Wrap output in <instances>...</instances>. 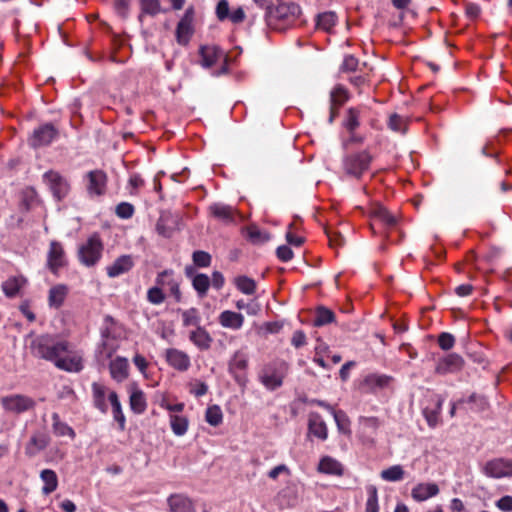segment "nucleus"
Wrapping results in <instances>:
<instances>
[{
	"label": "nucleus",
	"mask_w": 512,
	"mask_h": 512,
	"mask_svg": "<svg viewBox=\"0 0 512 512\" xmlns=\"http://www.w3.org/2000/svg\"><path fill=\"white\" fill-rule=\"evenodd\" d=\"M31 341L29 349L34 357L54 362V360L62 354L69 352V344L67 341L57 340L49 334L29 335Z\"/></svg>",
	"instance_id": "1"
},
{
	"label": "nucleus",
	"mask_w": 512,
	"mask_h": 512,
	"mask_svg": "<svg viewBox=\"0 0 512 512\" xmlns=\"http://www.w3.org/2000/svg\"><path fill=\"white\" fill-rule=\"evenodd\" d=\"M302 11L294 2H279L266 12L267 25L274 30H285L292 26L300 17Z\"/></svg>",
	"instance_id": "2"
},
{
	"label": "nucleus",
	"mask_w": 512,
	"mask_h": 512,
	"mask_svg": "<svg viewBox=\"0 0 512 512\" xmlns=\"http://www.w3.org/2000/svg\"><path fill=\"white\" fill-rule=\"evenodd\" d=\"M374 157L368 149L343 156L342 169L346 176L360 179L370 169Z\"/></svg>",
	"instance_id": "3"
},
{
	"label": "nucleus",
	"mask_w": 512,
	"mask_h": 512,
	"mask_svg": "<svg viewBox=\"0 0 512 512\" xmlns=\"http://www.w3.org/2000/svg\"><path fill=\"white\" fill-rule=\"evenodd\" d=\"M287 372V364L283 361L265 365L259 373V381L268 390H275L283 384Z\"/></svg>",
	"instance_id": "4"
},
{
	"label": "nucleus",
	"mask_w": 512,
	"mask_h": 512,
	"mask_svg": "<svg viewBox=\"0 0 512 512\" xmlns=\"http://www.w3.org/2000/svg\"><path fill=\"white\" fill-rule=\"evenodd\" d=\"M103 244L97 234L90 236L87 241L78 249L79 261L87 266H94L101 258Z\"/></svg>",
	"instance_id": "5"
},
{
	"label": "nucleus",
	"mask_w": 512,
	"mask_h": 512,
	"mask_svg": "<svg viewBox=\"0 0 512 512\" xmlns=\"http://www.w3.org/2000/svg\"><path fill=\"white\" fill-rule=\"evenodd\" d=\"M0 404L5 412L16 415L31 411L36 406L35 400L24 394L2 396Z\"/></svg>",
	"instance_id": "6"
},
{
	"label": "nucleus",
	"mask_w": 512,
	"mask_h": 512,
	"mask_svg": "<svg viewBox=\"0 0 512 512\" xmlns=\"http://www.w3.org/2000/svg\"><path fill=\"white\" fill-rule=\"evenodd\" d=\"M43 180L57 200L60 201L68 195L70 185L59 172L53 170L47 171L43 175Z\"/></svg>",
	"instance_id": "7"
},
{
	"label": "nucleus",
	"mask_w": 512,
	"mask_h": 512,
	"mask_svg": "<svg viewBox=\"0 0 512 512\" xmlns=\"http://www.w3.org/2000/svg\"><path fill=\"white\" fill-rule=\"evenodd\" d=\"M87 184L86 190L89 196H102L106 192L107 175L103 170L95 169L85 175Z\"/></svg>",
	"instance_id": "8"
},
{
	"label": "nucleus",
	"mask_w": 512,
	"mask_h": 512,
	"mask_svg": "<svg viewBox=\"0 0 512 512\" xmlns=\"http://www.w3.org/2000/svg\"><path fill=\"white\" fill-rule=\"evenodd\" d=\"M57 136L58 130L51 123H46L33 131L29 138V145L33 148L47 146Z\"/></svg>",
	"instance_id": "9"
},
{
	"label": "nucleus",
	"mask_w": 512,
	"mask_h": 512,
	"mask_svg": "<svg viewBox=\"0 0 512 512\" xmlns=\"http://www.w3.org/2000/svg\"><path fill=\"white\" fill-rule=\"evenodd\" d=\"M463 366V358L456 353H450L437 360L435 373L438 375L453 374L459 372Z\"/></svg>",
	"instance_id": "10"
},
{
	"label": "nucleus",
	"mask_w": 512,
	"mask_h": 512,
	"mask_svg": "<svg viewBox=\"0 0 512 512\" xmlns=\"http://www.w3.org/2000/svg\"><path fill=\"white\" fill-rule=\"evenodd\" d=\"M66 265V257L63 245L53 240L50 242L47 252V267L53 273L57 274L60 268Z\"/></svg>",
	"instance_id": "11"
},
{
	"label": "nucleus",
	"mask_w": 512,
	"mask_h": 512,
	"mask_svg": "<svg viewBox=\"0 0 512 512\" xmlns=\"http://www.w3.org/2000/svg\"><path fill=\"white\" fill-rule=\"evenodd\" d=\"M483 472L492 478H502L512 476V460L504 458H496L488 461Z\"/></svg>",
	"instance_id": "12"
},
{
	"label": "nucleus",
	"mask_w": 512,
	"mask_h": 512,
	"mask_svg": "<svg viewBox=\"0 0 512 512\" xmlns=\"http://www.w3.org/2000/svg\"><path fill=\"white\" fill-rule=\"evenodd\" d=\"M248 366V358L245 353L237 351L229 362V372L234 376L236 382L242 386L246 385L247 378L242 373Z\"/></svg>",
	"instance_id": "13"
},
{
	"label": "nucleus",
	"mask_w": 512,
	"mask_h": 512,
	"mask_svg": "<svg viewBox=\"0 0 512 512\" xmlns=\"http://www.w3.org/2000/svg\"><path fill=\"white\" fill-rule=\"evenodd\" d=\"M194 11L193 8H188L176 28V38L179 44L185 45L189 42L193 34Z\"/></svg>",
	"instance_id": "14"
},
{
	"label": "nucleus",
	"mask_w": 512,
	"mask_h": 512,
	"mask_svg": "<svg viewBox=\"0 0 512 512\" xmlns=\"http://www.w3.org/2000/svg\"><path fill=\"white\" fill-rule=\"evenodd\" d=\"M165 359L172 368L180 372L187 371L191 366L189 355L176 348L167 349L165 351Z\"/></svg>",
	"instance_id": "15"
},
{
	"label": "nucleus",
	"mask_w": 512,
	"mask_h": 512,
	"mask_svg": "<svg viewBox=\"0 0 512 512\" xmlns=\"http://www.w3.org/2000/svg\"><path fill=\"white\" fill-rule=\"evenodd\" d=\"M177 224L178 216L172 214L171 212L164 211L160 214L156 222L155 230L158 235L164 238H169L177 229Z\"/></svg>",
	"instance_id": "16"
},
{
	"label": "nucleus",
	"mask_w": 512,
	"mask_h": 512,
	"mask_svg": "<svg viewBox=\"0 0 512 512\" xmlns=\"http://www.w3.org/2000/svg\"><path fill=\"white\" fill-rule=\"evenodd\" d=\"M134 266V261L130 255L118 257L111 265L106 267L107 275L110 278L118 277L129 272Z\"/></svg>",
	"instance_id": "17"
},
{
	"label": "nucleus",
	"mask_w": 512,
	"mask_h": 512,
	"mask_svg": "<svg viewBox=\"0 0 512 512\" xmlns=\"http://www.w3.org/2000/svg\"><path fill=\"white\" fill-rule=\"evenodd\" d=\"M167 504L170 512H193V501L181 493L171 494L167 498Z\"/></svg>",
	"instance_id": "18"
},
{
	"label": "nucleus",
	"mask_w": 512,
	"mask_h": 512,
	"mask_svg": "<svg viewBox=\"0 0 512 512\" xmlns=\"http://www.w3.org/2000/svg\"><path fill=\"white\" fill-rule=\"evenodd\" d=\"M308 430L310 434L321 440H326L328 437L327 425L322 419L321 415L317 412L309 413Z\"/></svg>",
	"instance_id": "19"
},
{
	"label": "nucleus",
	"mask_w": 512,
	"mask_h": 512,
	"mask_svg": "<svg viewBox=\"0 0 512 512\" xmlns=\"http://www.w3.org/2000/svg\"><path fill=\"white\" fill-rule=\"evenodd\" d=\"M54 364L57 368L67 372H79L83 369L82 358L76 354L59 355L54 360Z\"/></svg>",
	"instance_id": "20"
},
{
	"label": "nucleus",
	"mask_w": 512,
	"mask_h": 512,
	"mask_svg": "<svg viewBox=\"0 0 512 512\" xmlns=\"http://www.w3.org/2000/svg\"><path fill=\"white\" fill-rule=\"evenodd\" d=\"M188 337L189 340L201 351L210 349L213 342V338L203 326H199L190 331Z\"/></svg>",
	"instance_id": "21"
},
{
	"label": "nucleus",
	"mask_w": 512,
	"mask_h": 512,
	"mask_svg": "<svg viewBox=\"0 0 512 512\" xmlns=\"http://www.w3.org/2000/svg\"><path fill=\"white\" fill-rule=\"evenodd\" d=\"M200 63L204 68H210L220 59L225 58L224 52L217 46H202L200 48Z\"/></svg>",
	"instance_id": "22"
},
{
	"label": "nucleus",
	"mask_w": 512,
	"mask_h": 512,
	"mask_svg": "<svg viewBox=\"0 0 512 512\" xmlns=\"http://www.w3.org/2000/svg\"><path fill=\"white\" fill-rule=\"evenodd\" d=\"M218 321L223 328L239 330L244 323V316L231 310H224L218 316Z\"/></svg>",
	"instance_id": "23"
},
{
	"label": "nucleus",
	"mask_w": 512,
	"mask_h": 512,
	"mask_svg": "<svg viewBox=\"0 0 512 512\" xmlns=\"http://www.w3.org/2000/svg\"><path fill=\"white\" fill-rule=\"evenodd\" d=\"M110 375L117 382H123L129 375V363L124 357H116L109 365Z\"/></svg>",
	"instance_id": "24"
},
{
	"label": "nucleus",
	"mask_w": 512,
	"mask_h": 512,
	"mask_svg": "<svg viewBox=\"0 0 512 512\" xmlns=\"http://www.w3.org/2000/svg\"><path fill=\"white\" fill-rule=\"evenodd\" d=\"M439 493L436 483H419L411 491L412 498L418 502L425 501Z\"/></svg>",
	"instance_id": "25"
},
{
	"label": "nucleus",
	"mask_w": 512,
	"mask_h": 512,
	"mask_svg": "<svg viewBox=\"0 0 512 512\" xmlns=\"http://www.w3.org/2000/svg\"><path fill=\"white\" fill-rule=\"evenodd\" d=\"M69 288L65 284H57L48 292V305L50 308L59 309L65 302Z\"/></svg>",
	"instance_id": "26"
},
{
	"label": "nucleus",
	"mask_w": 512,
	"mask_h": 512,
	"mask_svg": "<svg viewBox=\"0 0 512 512\" xmlns=\"http://www.w3.org/2000/svg\"><path fill=\"white\" fill-rule=\"evenodd\" d=\"M445 398L441 395H436L434 398V407H426L423 410L424 417L428 425L432 428L436 427L440 421V414Z\"/></svg>",
	"instance_id": "27"
},
{
	"label": "nucleus",
	"mask_w": 512,
	"mask_h": 512,
	"mask_svg": "<svg viewBox=\"0 0 512 512\" xmlns=\"http://www.w3.org/2000/svg\"><path fill=\"white\" fill-rule=\"evenodd\" d=\"M318 470L321 473L330 474V475H336L341 476L343 475L344 469L342 464L337 461L336 459L325 456L323 457L318 465Z\"/></svg>",
	"instance_id": "28"
},
{
	"label": "nucleus",
	"mask_w": 512,
	"mask_h": 512,
	"mask_svg": "<svg viewBox=\"0 0 512 512\" xmlns=\"http://www.w3.org/2000/svg\"><path fill=\"white\" fill-rule=\"evenodd\" d=\"M40 478L44 483L42 487V493L49 495L54 492L58 487V477L54 470L44 469L40 472Z\"/></svg>",
	"instance_id": "29"
},
{
	"label": "nucleus",
	"mask_w": 512,
	"mask_h": 512,
	"mask_svg": "<svg viewBox=\"0 0 512 512\" xmlns=\"http://www.w3.org/2000/svg\"><path fill=\"white\" fill-rule=\"evenodd\" d=\"M171 273L172 272L167 271V270L159 273L156 278V283L158 285H162V286H165V285L169 286L170 292L175 297V300L177 302H180L181 301V292H180V288H179V283L173 278H170L167 280V278L171 275Z\"/></svg>",
	"instance_id": "30"
},
{
	"label": "nucleus",
	"mask_w": 512,
	"mask_h": 512,
	"mask_svg": "<svg viewBox=\"0 0 512 512\" xmlns=\"http://www.w3.org/2000/svg\"><path fill=\"white\" fill-rule=\"evenodd\" d=\"M210 213L217 219L231 222L234 219V209L225 204L215 203L209 207Z\"/></svg>",
	"instance_id": "31"
},
{
	"label": "nucleus",
	"mask_w": 512,
	"mask_h": 512,
	"mask_svg": "<svg viewBox=\"0 0 512 512\" xmlns=\"http://www.w3.org/2000/svg\"><path fill=\"white\" fill-rule=\"evenodd\" d=\"M337 15L335 12L326 11L316 16V28L325 32H331L337 22Z\"/></svg>",
	"instance_id": "32"
},
{
	"label": "nucleus",
	"mask_w": 512,
	"mask_h": 512,
	"mask_svg": "<svg viewBox=\"0 0 512 512\" xmlns=\"http://www.w3.org/2000/svg\"><path fill=\"white\" fill-rule=\"evenodd\" d=\"M372 218L379 221L387 227H393L397 223V219L385 207L377 206L371 211Z\"/></svg>",
	"instance_id": "33"
},
{
	"label": "nucleus",
	"mask_w": 512,
	"mask_h": 512,
	"mask_svg": "<svg viewBox=\"0 0 512 512\" xmlns=\"http://www.w3.org/2000/svg\"><path fill=\"white\" fill-rule=\"evenodd\" d=\"M49 444V438L45 434H38L31 437L27 447L26 453L30 456L37 454L39 451L44 450Z\"/></svg>",
	"instance_id": "34"
},
{
	"label": "nucleus",
	"mask_w": 512,
	"mask_h": 512,
	"mask_svg": "<svg viewBox=\"0 0 512 512\" xmlns=\"http://www.w3.org/2000/svg\"><path fill=\"white\" fill-rule=\"evenodd\" d=\"M23 277H10L2 284V290L7 297H14L25 284Z\"/></svg>",
	"instance_id": "35"
},
{
	"label": "nucleus",
	"mask_w": 512,
	"mask_h": 512,
	"mask_svg": "<svg viewBox=\"0 0 512 512\" xmlns=\"http://www.w3.org/2000/svg\"><path fill=\"white\" fill-rule=\"evenodd\" d=\"M180 313L184 327L193 326L197 328L201 326V316L197 308L192 307L186 310H181Z\"/></svg>",
	"instance_id": "36"
},
{
	"label": "nucleus",
	"mask_w": 512,
	"mask_h": 512,
	"mask_svg": "<svg viewBox=\"0 0 512 512\" xmlns=\"http://www.w3.org/2000/svg\"><path fill=\"white\" fill-rule=\"evenodd\" d=\"M334 320V312L324 306H320L316 309L313 325L316 327H321L334 322Z\"/></svg>",
	"instance_id": "37"
},
{
	"label": "nucleus",
	"mask_w": 512,
	"mask_h": 512,
	"mask_svg": "<svg viewBox=\"0 0 512 512\" xmlns=\"http://www.w3.org/2000/svg\"><path fill=\"white\" fill-rule=\"evenodd\" d=\"M52 420H53L52 429H53V432L55 435L60 436V437L69 436L72 439L75 437L74 430L70 426H68L66 423H64L60 420L58 413L52 414Z\"/></svg>",
	"instance_id": "38"
},
{
	"label": "nucleus",
	"mask_w": 512,
	"mask_h": 512,
	"mask_svg": "<svg viewBox=\"0 0 512 512\" xmlns=\"http://www.w3.org/2000/svg\"><path fill=\"white\" fill-rule=\"evenodd\" d=\"M109 401L112 406L113 416H114L115 421L118 422L120 430H124L125 416L122 412L121 403L118 399V395L116 392H111L109 394Z\"/></svg>",
	"instance_id": "39"
},
{
	"label": "nucleus",
	"mask_w": 512,
	"mask_h": 512,
	"mask_svg": "<svg viewBox=\"0 0 512 512\" xmlns=\"http://www.w3.org/2000/svg\"><path fill=\"white\" fill-rule=\"evenodd\" d=\"M92 392L95 407L99 409L101 412L105 413L107 411V404L105 401V387L101 384L93 383Z\"/></svg>",
	"instance_id": "40"
},
{
	"label": "nucleus",
	"mask_w": 512,
	"mask_h": 512,
	"mask_svg": "<svg viewBox=\"0 0 512 512\" xmlns=\"http://www.w3.org/2000/svg\"><path fill=\"white\" fill-rule=\"evenodd\" d=\"M189 421L184 416L170 415V426L176 436H183L188 430Z\"/></svg>",
	"instance_id": "41"
},
{
	"label": "nucleus",
	"mask_w": 512,
	"mask_h": 512,
	"mask_svg": "<svg viewBox=\"0 0 512 512\" xmlns=\"http://www.w3.org/2000/svg\"><path fill=\"white\" fill-rule=\"evenodd\" d=\"M146 406L144 393L138 389L134 390L130 395L131 410L137 414H141L145 411Z\"/></svg>",
	"instance_id": "42"
},
{
	"label": "nucleus",
	"mask_w": 512,
	"mask_h": 512,
	"mask_svg": "<svg viewBox=\"0 0 512 512\" xmlns=\"http://www.w3.org/2000/svg\"><path fill=\"white\" fill-rule=\"evenodd\" d=\"M193 288L200 297H204L210 287V278L203 273L196 274L192 279Z\"/></svg>",
	"instance_id": "43"
},
{
	"label": "nucleus",
	"mask_w": 512,
	"mask_h": 512,
	"mask_svg": "<svg viewBox=\"0 0 512 512\" xmlns=\"http://www.w3.org/2000/svg\"><path fill=\"white\" fill-rule=\"evenodd\" d=\"M247 237L253 244H263L270 239V235L255 225L247 227Z\"/></svg>",
	"instance_id": "44"
},
{
	"label": "nucleus",
	"mask_w": 512,
	"mask_h": 512,
	"mask_svg": "<svg viewBox=\"0 0 512 512\" xmlns=\"http://www.w3.org/2000/svg\"><path fill=\"white\" fill-rule=\"evenodd\" d=\"M348 100L347 90L343 86H336L330 92V105L340 108Z\"/></svg>",
	"instance_id": "45"
},
{
	"label": "nucleus",
	"mask_w": 512,
	"mask_h": 512,
	"mask_svg": "<svg viewBox=\"0 0 512 512\" xmlns=\"http://www.w3.org/2000/svg\"><path fill=\"white\" fill-rule=\"evenodd\" d=\"M235 285L238 290L246 295H252L256 291V283L247 276H239L235 278Z\"/></svg>",
	"instance_id": "46"
},
{
	"label": "nucleus",
	"mask_w": 512,
	"mask_h": 512,
	"mask_svg": "<svg viewBox=\"0 0 512 512\" xmlns=\"http://www.w3.org/2000/svg\"><path fill=\"white\" fill-rule=\"evenodd\" d=\"M404 474L401 465H393L381 472V478L385 481L397 482L403 479Z\"/></svg>",
	"instance_id": "47"
},
{
	"label": "nucleus",
	"mask_w": 512,
	"mask_h": 512,
	"mask_svg": "<svg viewBox=\"0 0 512 512\" xmlns=\"http://www.w3.org/2000/svg\"><path fill=\"white\" fill-rule=\"evenodd\" d=\"M332 415L336 422L338 431L345 435H350L351 434L350 420H349L348 416L346 415V413L341 410L340 411L335 410V411H333Z\"/></svg>",
	"instance_id": "48"
},
{
	"label": "nucleus",
	"mask_w": 512,
	"mask_h": 512,
	"mask_svg": "<svg viewBox=\"0 0 512 512\" xmlns=\"http://www.w3.org/2000/svg\"><path fill=\"white\" fill-rule=\"evenodd\" d=\"M391 380L392 378L387 375L370 374L365 377L364 383L370 388H384Z\"/></svg>",
	"instance_id": "49"
},
{
	"label": "nucleus",
	"mask_w": 512,
	"mask_h": 512,
	"mask_svg": "<svg viewBox=\"0 0 512 512\" xmlns=\"http://www.w3.org/2000/svg\"><path fill=\"white\" fill-rule=\"evenodd\" d=\"M360 111L357 108H349L347 111L344 127L348 132H354L360 126Z\"/></svg>",
	"instance_id": "50"
},
{
	"label": "nucleus",
	"mask_w": 512,
	"mask_h": 512,
	"mask_svg": "<svg viewBox=\"0 0 512 512\" xmlns=\"http://www.w3.org/2000/svg\"><path fill=\"white\" fill-rule=\"evenodd\" d=\"M205 420L212 426H218L223 421V414L218 405H213L207 408Z\"/></svg>",
	"instance_id": "51"
},
{
	"label": "nucleus",
	"mask_w": 512,
	"mask_h": 512,
	"mask_svg": "<svg viewBox=\"0 0 512 512\" xmlns=\"http://www.w3.org/2000/svg\"><path fill=\"white\" fill-rule=\"evenodd\" d=\"M388 127L395 132L405 133L407 128V119L397 113H393L389 117Z\"/></svg>",
	"instance_id": "52"
},
{
	"label": "nucleus",
	"mask_w": 512,
	"mask_h": 512,
	"mask_svg": "<svg viewBox=\"0 0 512 512\" xmlns=\"http://www.w3.org/2000/svg\"><path fill=\"white\" fill-rule=\"evenodd\" d=\"M367 493L366 512H379L377 488L375 486H369Z\"/></svg>",
	"instance_id": "53"
},
{
	"label": "nucleus",
	"mask_w": 512,
	"mask_h": 512,
	"mask_svg": "<svg viewBox=\"0 0 512 512\" xmlns=\"http://www.w3.org/2000/svg\"><path fill=\"white\" fill-rule=\"evenodd\" d=\"M140 5L142 14L155 16L161 11L159 0H140Z\"/></svg>",
	"instance_id": "54"
},
{
	"label": "nucleus",
	"mask_w": 512,
	"mask_h": 512,
	"mask_svg": "<svg viewBox=\"0 0 512 512\" xmlns=\"http://www.w3.org/2000/svg\"><path fill=\"white\" fill-rule=\"evenodd\" d=\"M147 300L154 305H159L164 302L165 295L160 287L155 286L147 291Z\"/></svg>",
	"instance_id": "55"
},
{
	"label": "nucleus",
	"mask_w": 512,
	"mask_h": 512,
	"mask_svg": "<svg viewBox=\"0 0 512 512\" xmlns=\"http://www.w3.org/2000/svg\"><path fill=\"white\" fill-rule=\"evenodd\" d=\"M193 262L198 267H208L211 264V256L209 253L198 250L192 255Z\"/></svg>",
	"instance_id": "56"
},
{
	"label": "nucleus",
	"mask_w": 512,
	"mask_h": 512,
	"mask_svg": "<svg viewBox=\"0 0 512 512\" xmlns=\"http://www.w3.org/2000/svg\"><path fill=\"white\" fill-rule=\"evenodd\" d=\"M116 215L122 219H129L134 214V206L128 202H121L116 206Z\"/></svg>",
	"instance_id": "57"
},
{
	"label": "nucleus",
	"mask_w": 512,
	"mask_h": 512,
	"mask_svg": "<svg viewBox=\"0 0 512 512\" xmlns=\"http://www.w3.org/2000/svg\"><path fill=\"white\" fill-rule=\"evenodd\" d=\"M235 306L239 310H246L249 315H257L260 311V305L255 301L245 303L244 300L241 299L236 301Z\"/></svg>",
	"instance_id": "58"
},
{
	"label": "nucleus",
	"mask_w": 512,
	"mask_h": 512,
	"mask_svg": "<svg viewBox=\"0 0 512 512\" xmlns=\"http://www.w3.org/2000/svg\"><path fill=\"white\" fill-rule=\"evenodd\" d=\"M438 344L442 350H450L455 344V338L450 333L442 332L438 336Z\"/></svg>",
	"instance_id": "59"
},
{
	"label": "nucleus",
	"mask_w": 512,
	"mask_h": 512,
	"mask_svg": "<svg viewBox=\"0 0 512 512\" xmlns=\"http://www.w3.org/2000/svg\"><path fill=\"white\" fill-rule=\"evenodd\" d=\"M359 61L353 55L345 56L343 63L341 65V70L343 72H354L358 68Z\"/></svg>",
	"instance_id": "60"
},
{
	"label": "nucleus",
	"mask_w": 512,
	"mask_h": 512,
	"mask_svg": "<svg viewBox=\"0 0 512 512\" xmlns=\"http://www.w3.org/2000/svg\"><path fill=\"white\" fill-rule=\"evenodd\" d=\"M216 15L220 21H223L230 16L229 3L227 0H220L216 6Z\"/></svg>",
	"instance_id": "61"
},
{
	"label": "nucleus",
	"mask_w": 512,
	"mask_h": 512,
	"mask_svg": "<svg viewBox=\"0 0 512 512\" xmlns=\"http://www.w3.org/2000/svg\"><path fill=\"white\" fill-rule=\"evenodd\" d=\"M276 255L282 262H288L293 258V251L287 245H281L276 250Z\"/></svg>",
	"instance_id": "62"
},
{
	"label": "nucleus",
	"mask_w": 512,
	"mask_h": 512,
	"mask_svg": "<svg viewBox=\"0 0 512 512\" xmlns=\"http://www.w3.org/2000/svg\"><path fill=\"white\" fill-rule=\"evenodd\" d=\"M329 243L333 247H341L345 244V238L336 231H326Z\"/></svg>",
	"instance_id": "63"
},
{
	"label": "nucleus",
	"mask_w": 512,
	"mask_h": 512,
	"mask_svg": "<svg viewBox=\"0 0 512 512\" xmlns=\"http://www.w3.org/2000/svg\"><path fill=\"white\" fill-rule=\"evenodd\" d=\"M129 2L130 0H115L114 9L120 17H127L129 10Z\"/></svg>",
	"instance_id": "64"
}]
</instances>
